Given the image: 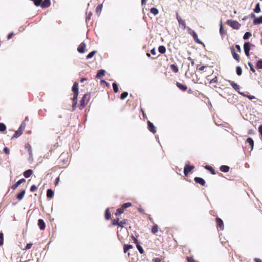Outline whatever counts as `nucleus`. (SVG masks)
I'll list each match as a JSON object with an SVG mask.
<instances>
[{
	"mask_svg": "<svg viewBox=\"0 0 262 262\" xmlns=\"http://www.w3.org/2000/svg\"><path fill=\"white\" fill-rule=\"evenodd\" d=\"M6 129V126L3 123H0V132H3Z\"/></svg>",
	"mask_w": 262,
	"mask_h": 262,
	"instance_id": "39",
	"label": "nucleus"
},
{
	"mask_svg": "<svg viewBox=\"0 0 262 262\" xmlns=\"http://www.w3.org/2000/svg\"><path fill=\"white\" fill-rule=\"evenodd\" d=\"M256 67L257 69H262V59H260L257 62Z\"/></svg>",
	"mask_w": 262,
	"mask_h": 262,
	"instance_id": "46",
	"label": "nucleus"
},
{
	"mask_svg": "<svg viewBox=\"0 0 262 262\" xmlns=\"http://www.w3.org/2000/svg\"><path fill=\"white\" fill-rule=\"evenodd\" d=\"M158 51L161 54H164L166 52V48L164 46H160L158 48Z\"/></svg>",
	"mask_w": 262,
	"mask_h": 262,
	"instance_id": "35",
	"label": "nucleus"
},
{
	"mask_svg": "<svg viewBox=\"0 0 262 262\" xmlns=\"http://www.w3.org/2000/svg\"><path fill=\"white\" fill-rule=\"evenodd\" d=\"M246 142L249 143L251 146V150L253 149L254 147V141L251 138H248L246 140Z\"/></svg>",
	"mask_w": 262,
	"mask_h": 262,
	"instance_id": "26",
	"label": "nucleus"
},
{
	"mask_svg": "<svg viewBox=\"0 0 262 262\" xmlns=\"http://www.w3.org/2000/svg\"><path fill=\"white\" fill-rule=\"evenodd\" d=\"M128 93L127 92H123L121 94L120 99H122V100L124 99L125 98H126L127 97V96H128Z\"/></svg>",
	"mask_w": 262,
	"mask_h": 262,
	"instance_id": "45",
	"label": "nucleus"
},
{
	"mask_svg": "<svg viewBox=\"0 0 262 262\" xmlns=\"http://www.w3.org/2000/svg\"><path fill=\"white\" fill-rule=\"evenodd\" d=\"M253 24L254 25L262 24V15L257 18H255L253 20Z\"/></svg>",
	"mask_w": 262,
	"mask_h": 262,
	"instance_id": "24",
	"label": "nucleus"
},
{
	"mask_svg": "<svg viewBox=\"0 0 262 262\" xmlns=\"http://www.w3.org/2000/svg\"><path fill=\"white\" fill-rule=\"evenodd\" d=\"M111 214L108 208H107L105 211V219L108 220L111 219Z\"/></svg>",
	"mask_w": 262,
	"mask_h": 262,
	"instance_id": "29",
	"label": "nucleus"
},
{
	"mask_svg": "<svg viewBox=\"0 0 262 262\" xmlns=\"http://www.w3.org/2000/svg\"><path fill=\"white\" fill-rule=\"evenodd\" d=\"M4 151L7 155H9L10 154V149L7 147H5L4 148Z\"/></svg>",
	"mask_w": 262,
	"mask_h": 262,
	"instance_id": "54",
	"label": "nucleus"
},
{
	"mask_svg": "<svg viewBox=\"0 0 262 262\" xmlns=\"http://www.w3.org/2000/svg\"><path fill=\"white\" fill-rule=\"evenodd\" d=\"M50 5V0H44L43 2L42 1L41 3L40 6L42 8H47L49 7Z\"/></svg>",
	"mask_w": 262,
	"mask_h": 262,
	"instance_id": "17",
	"label": "nucleus"
},
{
	"mask_svg": "<svg viewBox=\"0 0 262 262\" xmlns=\"http://www.w3.org/2000/svg\"><path fill=\"white\" fill-rule=\"evenodd\" d=\"M254 260L255 262H261V260L259 258H255Z\"/></svg>",
	"mask_w": 262,
	"mask_h": 262,
	"instance_id": "64",
	"label": "nucleus"
},
{
	"mask_svg": "<svg viewBox=\"0 0 262 262\" xmlns=\"http://www.w3.org/2000/svg\"><path fill=\"white\" fill-rule=\"evenodd\" d=\"M187 31L188 32V33L192 36L193 37V38L194 40V41L199 44H203V43L202 42V41H201L198 38V35L196 33V32L192 30L189 27H187Z\"/></svg>",
	"mask_w": 262,
	"mask_h": 262,
	"instance_id": "5",
	"label": "nucleus"
},
{
	"mask_svg": "<svg viewBox=\"0 0 262 262\" xmlns=\"http://www.w3.org/2000/svg\"><path fill=\"white\" fill-rule=\"evenodd\" d=\"M32 246V243H29V244H27L26 246V249H29L31 248Z\"/></svg>",
	"mask_w": 262,
	"mask_h": 262,
	"instance_id": "57",
	"label": "nucleus"
},
{
	"mask_svg": "<svg viewBox=\"0 0 262 262\" xmlns=\"http://www.w3.org/2000/svg\"><path fill=\"white\" fill-rule=\"evenodd\" d=\"M138 211H139L140 213H144V210H143V209H142V208H139L138 209Z\"/></svg>",
	"mask_w": 262,
	"mask_h": 262,
	"instance_id": "62",
	"label": "nucleus"
},
{
	"mask_svg": "<svg viewBox=\"0 0 262 262\" xmlns=\"http://www.w3.org/2000/svg\"><path fill=\"white\" fill-rule=\"evenodd\" d=\"M105 71L104 70H100L98 71L97 74L96 75V78H101L104 76L105 75Z\"/></svg>",
	"mask_w": 262,
	"mask_h": 262,
	"instance_id": "25",
	"label": "nucleus"
},
{
	"mask_svg": "<svg viewBox=\"0 0 262 262\" xmlns=\"http://www.w3.org/2000/svg\"><path fill=\"white\" fill-rule=\"evenodd\" d=\"M187 260L188 262H196L192 257H187Z\"/></svg>",
	"mask_w": 262,
	"mask_h": 262,
	"instance_id": "52",
	"label": "nucleus"
},
{
	"mask_svg": "<svg viewBox=\"0 0 262 262\" xmlns=\"http://www.w3.org/2000/svg\"><path fill=\"white\" fill-rule=\"evenodd\" d=\"M14 33L13 32L9 33L7 36V39L8 40L11 39L14 36Z\"/></svg>",
	"mask_w": 262,
	"mask_h": 262,
	"instance_id": "55",
	"label": "nucleus"
},
{
	"mask_svg": "<svg viewBox=\"0 0 262 262\" xmlns=\"http://www.w3.org/2000/svg\"><path fill=\"white\" fill-rule=\"evenodd\" d=\"M176 85L180 90H181L183 91H185L187 89V87L186 85H184L181 84V83L179 82H177Z\"/></svg>",
	"mask_w": 262,
	"mask_h": 262,
	"instance_id": "20",
	"label": "nucleus"
},
{
	"mask_svg": "<svg viewBox=\"0 0 262 262\" xmlns=\"http://www.w3.org/2000/svg\"><path fill=\"white\" fill-rule=\"evenodd\" d=\"M128 223V220L127 219H123V220L119 221V225L118 226L123 228L124 227V225H126Z\"/></svg>",
	"mask_w": 262,
	"mask_h": 262,
	"instance_id": "27",
	"label": "nucleus"
},
{
	"mask_svg": "<svg viewBox=\"0 0 262 262\" xmlns=\"http://www.w3.org/2000/svg\"><path fill=\"white\" fill-rule=\"evenodd\" d=\"M140 111H141V112L142 113L143 119H146L147 117H146V115L145 113H144V111L143 109L141 108Z\"/></svg>",
	"mask_w": 262,
	"mask_h": 262,
	"instance_id": "56",
	"label": "nucleus"
},
{
	"mask_svg": "<svg viewBox=\"0 0 262 262\" xmlns=\"http://www.w3.org/2000/svg\"><path fill=\"white\" fill-rule=\"evenodd\" d=\"M147 125L148 129L150 132L153 134H155L156 133V128L152 122H151L150 121H148L147 122Z\"/></svg>",
	"mask_w": 262,
	"mask_h": 262,
	"instance_id": "12",
	"label": "nucleus"
},
{
	"mask_svg": "<svg viewBox=\"0 0 262 262\" xmlns=\"http://www.w3.org/2000/svg\"><path fill=\"white\" fill-rule=\"evenodd\" d=\"M230 167L227 165H222L220 167V170L224 172H227L229 171Z\"/></svg>",
	"mask_w": 262,
	"mask_h": 262,
	"instance_id": "22",
	"label": "nucleus"
},
{
	"mask_svg": "<svg viewBox=\"0 0 262 262\" xmlns=\"http://www.w3.org/2000/svg\"><path fill=\"white\" fill-rule=\"evenodd\" d=\"M72 91L74 93L73 97L72 98L73 107H75L77 103V97L78 95V84L75 82L72 87Z\"/></svg>",
	"mask_w": 262,
	"mask_h": 262,
	"instance_id": "1",
	"label": "nucleus"
},
{
	"mask_svg": "<svg viewBox=\"0 0 262 262\" xmlns=\"http://www.w3.org/2000/svg\"><path fill=\"white\" fill-rule=\"evenodd\" d=\"M258 132L260 135V138L262 139V125H260L258 127Z\"/></svg>",
	"mask_w": 262,
	"mask_h": 262,
	"instance_id": "53",
	"label": "nucleus"
},
{
	"mask_svg": "<svg viewBox=\"0 0 262 262\" xmlns=\"http://www.w3.org/2000/svg\"><path fill=\"white\" fill-rule=\"evenodd\" d=\"M251 33L250 32H246L245 33V34H244V36H243V39L244 40H247L248 39L250 36H251Z\"/></svg>",
	"mask_w": 262,
	"mask_h": 262,
	"instance_id": "42",
	"label": "nucleus"
},
{
	"mask_svg": "<svg viewBox=\"0 0 262 262\" xmlns=\"http://www.w3.org/2000/svg\"><path fill=\"white\" fill-rule=\"evenodd\" d=\"M248 65L250 67V70L251 71H252V72L254 73L255 72V70L254 69V66L252 64V63L250 62H248Z\"/></svg>",
	"mask_w": 262,
	"mask_h": 262,
	"instance_id": "49",
	"label": "nucleus"
},
{
	"mask_svg": "<svg viewBox=\"0 0 262 262\" xmlns=\"http://www.w3.org/2000/svg\"><path fill=\"white\" fill-rule=\"evenodd\" d=\"M244 49L245 53V54L247 56L249 57V51H250V43L249 42H245L244 45Z\"/></svg>",
	"mask_w": 262,
	"mask_h": 262,
	"instance_id": "14",
	"label": "nucleus"
},
{
	"mask_svg": "<svg viewBox=\"0 0 262 262\" xmlns=\"http://www.w3.org/2000/svg\"><path fill=\"white\" fill-rule=\"evenodd\" d=\"M220 33L222 35H224L226 33V30H225L223 28V24L222 21H221L220 23Z\"/></svg>",
	"mask_w": 262,
	"mask_h": 262,
	"instance_id": "37",
	"label": "nucleus"
},
{
	"mask_svg": "<svg viewBox=\"0 0 262 262\" xmlns=\"http://www.w3.org/2000/svg\"><path fill=\"white\" fill-rule=\"evenodd\" d=\"M235 48H236V49L237 50V51L238 52H241V47H240L239 45H236L235 46Z\"/></svg>",
	"mask_w": 262,
	"mask_h": 262,
	"instance_id": "58",
	"label": "nucleus"
},
{
	"mask_svg": "<svg viewBox=\"0 0 262 262\" xmlns=\"http://www.w3.org/2000/svg\"><path fill=\"white\" fill-rule=\"evenodd\" d=\"M150 52L151 53L154 55H155L156 54V51L155 49H152L151 51H150Z\"/></svg>",
	"mask_w": 262,
	"mask_h": 262,
	"instance_id": "60",
	"label": "nucleus"
},
{
	"mask_svg": "<svg viewBox=\"0 0 262 262\" xmlns=\"http://www.w3.org/2000/svg\"><path fill=\"white\" fill-rule=\"evenodd\" d=\"M25 148L27 149L29 154V160L31 161H33V153L31 145L29 143H27L25 144Z\"/></svg>",
	"mask_w": 262,
	"mask_h": 262,
	"instance_id": "7",
	"label": "nucleus"
},
{
	"mask_svg": "<svg viewBox=\"0 0 262 262\" xmlns=\"http://www.w3.org/2000/svg\"><path fill=\"white\" fill-rule=\"evenodd\" d=\"M59 181V178L58 177V178H56L55 182V186H57L58 185Z\"/></svg>",
	"mask_w": 262,
	"mask_h": 262,
	"instance_id": "61",
	"label": "nucleus"
},
{
	"mask_svg": "<svg viewBox=\"0 0 262 262\" xmlns=\"http://www.w3.org/2000/svg\"><path fill=\"white\" fill-rule=\"evenodd\" d=\"M231 53L233 56V57L238 62L240 61V57L235 52L234 49L232 48L231 49Z\"/></svg>",
	"mask_w": 262,
	"mask_h": 262,
	"instance_id": "19",
	"label": "nucleus"
},
{
	"mask_svg": "<svg viewBox=\"0 0 262 262\" xmlns=\"http://www.w3.org/2000/svg\"><path fill=\"white\" fill-rule=\"evenodd\" d=\"M132 204L131 203L127 202L124 203L122 205L121 207L117 209L116 212H115V215L118 216L122 213H123L124 211V210L132 206Z\"/></svg>",
	"mask_w": 262,
	"mask_h": 262,
	"instance_id": "4",
	"label": "nucleus"
},
{
	"mask_svg": "<svg viewBox=\"0 0 262 262\" xmlns=\"http://www.w3.org/2000/svg\"><path fill=\"white\" fill-rule=\"evenodd\" d=\"M91 96L90 94H86L84 95L83 97L82 98L81 100L80 101V109L82 110L83 109L84 106L88 104L89 102Z\"/></svg>",
	"mask_w": 262,
	"mask_h": 262,
	"instance_id": "3",
	"label": "nucleus"
},
{
	"mask_svg": "<svg viewBox=\"0 0 262 262\" xmlns=\"http://www.w3.org/2000/svg\"><path fill=\"white\" fill-rule=\"evenodd\" d=\"M150 13H152L154 15H156L158 14L159 11L156 8H152L150 10Z\"/></svg>",
	"mask_w": 262,
	"mask_h": 262,
	"instance_id": "38",
	"label": "nucleus"
},
{
	"mask_svg": "<svg viewBox=\"0 0 262 262\" xmlns=\"http://www.w3.org/2000/svg\"><path fill=\"white\" fill-rule=\"evenodd\" d=\"M260 11V8L259 6V4L257 3L255 6V8L254 9V12L255 13H259Z\"/></svg>",
	"mask_w": 262,
	"mask_h": 262,
	"instance_id": "41",
	"label": "nucleus"
},
{
	"mask_svg": "<svg viewBox=\"0 0 262 262\" xmlns=\"http://www.w3.org/2000/svg\"><path fill=\"white\" fill-rule=\"evenodd\" d=\"M92 16V13H90L87 17H86V20L87 21L88 20H90L91 19V17Z\"/></svg>",
	"mask_w": 262,
	"mask_h": 262,
	"instance_id": "59",
	"label": "nucleus"
},
{
	"mask_svg": "<svg viewBox=\"0 0 262 262\" xmlns=\"http://www.w3.org/2000/svg\"><path fill=\"white\" fill-rule=\"evenodd\" d=\"M26 123L25 122V121H24L21 123L19 128L15 132V134L12 137L11 139H13L14 138H17L19 137V136H20L23 134L24 130L26 128Z\"/></svg>",
	"mask_w": 262,
	"mask_h": 262,
	"instance_id": "2",
	"label": "nucleus"
},
{
	"mask_svg": "<svg viewBox=\"0 0 262 262\" xmlns=\"http://www.w3.org/2000/svg\"><path fill=\"white\" fill-rule=\"evenodd\" d=\"M158 229H159L158 226L157 224H155L151 228V232H152V233H153L154 234H156L158 232Z\"/></svg>",
	"mask_w": 262,
	"mask_h": 262,
	"instance_id": "31",
	"label": "nucleus"
},
{
	"mask_svg": "<svg viewBox=\"0 0 262 262\" xmlns=\"http://www.w3.org/2000/svg\"><path fill=\"white\" fill-rule=\"evenodd\" d=\"M194 181L195 183H198L202 186H204L206 183L205 181L203 178L200 177H195Z\"/></svg>",
	"mask_w": 262,
	"mask_h": 262,
	"instance_id": "16",
	"label": "nucleus"
},
{
	"mask_svg": "<svg viewBox=\"0 0 262 262\" xmlns=\"http://www.w3.org/2000/svg\"><path fill=\"white\" fill-rule=\"evenodd\" d=\"M170 68V69L175 73H177L179 71L178 67L174 64H171Z\"/></svg>",
	"mask_w": 262,
	"mask_h": 262,
	"instance_id": "36",
	"label": "nucleus"
},
{
	"mask_svg": "<svg viewBox=\"0 0 262 262\" xmlns=\"http://www.w3.org/2000/svg\"><path fill=\"white\" fill-rule=\"evenodd\" d=\"M102 5L101 4H100L97 6L96 9V12L98 15H100L101 12L102 11Z\"/></svg>",
	"mask_w": 262,
	"mask_h": 262,
	"instance_id": "34",
	"label": "nucleus"
},
{
	"mask_svg": "<svg viewBox=\"0 0 262 262\" xmlns=\"http://www.w3.org/2000/svg\"><path fill=\"white\" fill-rule=\"evenodd\" d=\"M229 82L230 83V85L232 86V87L236 91H237L239 94L244 96V93H241L239 92V86L238 85H237L236 83H235L234 81L229 80Z\"/></svg>",
	"mask_w": 262,
	"mask_h": 262,
	"instance_id": "8",
	"label": "nucleus"
},
{
	"mask_svg": "<svg viewBox=\"0 0 262 262\" xmlns=\"http://www.w3.org/2000/svg\"><path fill=\"white\" fill-rule=\"evenodd\" d=\"M4 244V234L2 232L0 233V246Z\"/></svg>",
	"mask_w": 262,
	"mask_h": 262,
	"instance_id": "48",
	"label": "nucleus"
},
{
	"mask_svg": "<svg viewBox=\"0 0 262 262\" xmlns=\"http://www.w3.org/2000/svg\"><path fill=\"white\" fill-rule=\"evenodd\" d=\"M113 88L115 93H117L118 92V87L116 83L114 82L113 83Z\"/></svg>",
	"mask_w": 262,
	"mask_h": 262,
	"instance_id": "47",
	"label": "nucleus"
},
{
	"mask_svg": "<svg viewBox=\"0 0 262 262\" xmlns=\"http://www.w3.org/2000/svg\"><path fill=\"white\" fill-rule=\"evenodd\" d=\"M26 182V179L23 178V179H21L20 180H19V181H18L17 182H16L14 184H13L12 186H11V188L13 189V190H15L16 189L17 187L20 185L22 183H24V182Z\"/></svg>",
	"mask_w": 262,
	"mask_h": 262,
	"instance_id": "15",
	"label": "nucleus"
},
{
	"mask_svg": "<svg viewBox=\"0 0 262 262\" xmlns=\"http://www.w3.org/2000/svg\"><path fill=\"white\" fill-rule=\"evenodd\" d=\"M236 74L238 75V76H240L242 75V68L238 66L236 67Z\"/></svg>",
	"mask_w": 262,
	"mask_h": 262,
	"instance_id": "43",
	"label": "nucleus"
},
{
	"mask_svg": "<svg viewBox=\"0 0 262 262\" xmlns=\"http://www.w3.org/2000/svg\"><path fill=\"white\" fill-rule=\"evenodd\" d=\"M133 248L132 245H124L123 247V251L124 253H126L128 250Z\"/></svg>",
	"mask_w": 262,
	"mask_h": 262,
	"instance_id": "33",
	"label": "nucleus"
},
{
	"mask_svg": "<svg viewBox=\"0 0 262 262\" xmlns=\"http://www.w3.org/2000/svg\"><path fill=\"white\" fill-rule=\"evenodd\" d=\"M96 53V51H93L92 52H91V53H90L86 56V59H90V58H91L92 57H93L95 54Z\"/></svg>",
	"mask_w": 262,
	"mask_h": 262,
	"instance_id": "44",
	"label": "nucleus"
},
{
	"mask_svg": "<svg viewBox=\"0 0 262 262\" xmlns=\"http://www.w3.org/2000/svg\"><path fill=\"white\" fill-rule=\"evenodd\" d=\"M205 169H206L210 171V172L211 173V174H216V172H215L214 169L211 166L206 165V166H205Z\"/></svg>",
	"mask_w": 262,
	"mask_h": 262,
	"instance_id": "30",
	"label": "nucleus"
},
{
	"mask_svg": "<svg viewBox=\"0 0 262 262\" xmlns=\"http://www.w3.org/2000/svg\"><path fill=\"white\" fill-rule=\"evenodd\" d=\"M134 239H135V243L137 244V248L138 249L139 251L141 254L143 253L144 252L143 249L142 248V247L140 245H139L137 239H136L135 238H134Z\"/></svg>",
	"mask_w": 262,
	"mask_h": 262,
	"instance_id": "28",
	"label": "nucleus"
},
{
	"mask_svg": "<svg viewBox=\"0 0 262 262\" xmlns=\"http://www.w3.org/2000/svg\"><path fill=\"white\" fill-rule=\"evenodd\" d=\"M86 48V44L84 42H81L77 48L78 51L80 53H83L85 52Z\"/></svg>",
	"mask_w": 262,
	"mask_h": 262,
	"instance_id": "13",
	"label": "nucleus"
},
{
	"mask_svg": "<svg viewBox=\"0 0 262 262\" xmlns=\"http://www.w3.org/2000/svg\"><path fill=\"white\" fill-rule=\"evenodd\" d=\"M25 190H22L16 196V198L18 200H21L23 199L25 194Z\"/></svg>",
	"mask_w": 262,
	"mask_h": 262,
	"instance_id": "21",
	"label": "nucleus"
},
{
	"mask_svg": "<svg viewBox=\"0 0 262 262\" xmlns=\"http://www.w3.org/2000/svg\"><path fill=\"white\" fill-rule=\"evenodd\" d=\"M205 68V66H202V67H200V68L198 69V70H199V71H203V70H204Z\"/></svg>",
	"mask_w": 262,
	"mask_h": 262,
	"instance_id": "63",
	"label": "nucleus"
},
{
	"mask_svg": "<svg viewBox=\"0 0 262 262\" xmlns=\"http://www.w3.org/2000/svg\"><path fill=\"white\" fill-rule=\"evenodd\" d=\"M37 189V187L35 185H33L30 188V191L34 192L35 190H36Z\"/></svg>",
	"mask_w": 262,
	"mask_h": 262,
	"instance_id": "51",
	"label": "nucleus"
},
{
	"mask_svg": "<svg viewBox=\"0 0 262 262\" xmlns=\"http://www.w3.org/2000/svg\"><path fill=\"white\" fill-rule=\"evenodd\" d=\"M217 81H218V78H217V77L216 76H215L214 78H213L212 79H211L209 83L210 84L213 83H217Z\"/></svg>",
	"mask_w": 262,
	"mask_h": 262,
	"instance_id": "50",
	"label": "nucleus"
},
{
	"mask_svg": "<svg viewBox=\"0 0 262 262\" xmlns=\"http://www.w3.org/2000/svg\"><path fill=\"white\" fill-rule=\"evenodd\" d=\"M227 24L234 29H238L241 24L236 20L229 19L227 21Z\"/></svg>",
	"mask_w": 262,
	"mask_h": 262,
	"instance_id": "6",
	"label": "nucleus"
},
{
	"mask_svg": "<svg viewBox=\"0 0 262 262\" xmlns=\"http://www.w3.org/2000/svg\"><path fill=\"white\" fill-rule=\"evenodd\" d=\"M54 195V192L53 191L49 189L47 191V196L49 198H52Z\"/></svg>",
	"mask_w": 262,
	"mask_h": 262,
	"instance_id": "32",
	"label": "nucleus"
},
{
	"mask_svg": "<svg viewBox=\"0 0 262 262\" xmlns=\"http://www.w3.org/2000/svg\"><path fill=\"white\" fill-rule=\"evenodd\" d=\"M194 168V166H190L189 165H186L184 169V173L185 176H187L189 173Z\"/></svg>",
	"mask_w": 262,
	"mask_h": 262,
	"instance_id": "9",
	"label": "nucleus"
},
{
	"mask_svg": "<svg viewBox=\"0 0 262 262\" xmlns=\"http://www.w3.org/2000/svg\"><path fill=\"white\" fill-rule=\"evenodd\" d=\"M33 173V170L28 169L24 172V176L25 178H28L30 177Z\"/></svg>",
	"mask_w": 262,
	"mask_h": 262,
	"instance_id": "23",
	"label": "nucleus"
},
{
	"mask_svg": "<svg viewBox=\"0 0 262 262\" xmlns=\"http://www.w3.org/2000/svg\"><path fill=\"white\" fill-rule=\"evenodd\" d=\"M119 218L113 219L112 220V224L113 226H116V225L118 226L119 225Z\"/></svg>",
	"mask_w": 262,
	"mask_h": 262,
	"instance_id": "40",
	"label": "nucleus"
},
{
	"mask_svg": "<svg viewBox=\"0 0 262 262\" xmlns=\"http://www.w3.org/2000/svg\"><path fill=\"white\" fill-rule=\"evenodd\" d=\"M216 227L217 228H220V230H223L224 229V223L222 219L219 217H216L215 219Z\"/></svg>",
	"mask_w": 262,
	"mask_h": 262,
	"instance_id": "10",
	"label": "nucleus"
},
{
	"mask_svg": "<svg viewBox=\"0 0 262 262\" xmlns=\"http://www.w3.org/2000/svg\"><path fill=\"white\" fill-rule=\"evenodd\" d=\"M177 19L180 25H182L184 29L186 28V23L184 20L182 19L178 13L176 14Z\"/></svg>",
	"mask_w": 262,
	"mask_h": 262,
	"instance_id": "11",
	"label": "nucleus"
},
{
	"mask_svg": "<svg viewBox=\"0 0 262 262\" xmlns=\"http://www.w3.org/2000/svg\"><path fill=\"white\" fill-rule=\"evenodd\" d=\"M38 225L40 230H43L46 228V224L42 219H39L38 221Z\"/></svg>",
	"mask_w": 262,
	"mask_h": 262,
	"instance_id": "18",
	"label": "nucleus"
}]
</instances>
